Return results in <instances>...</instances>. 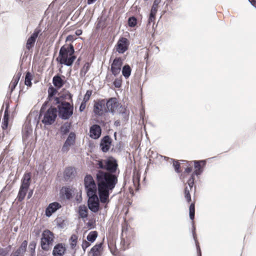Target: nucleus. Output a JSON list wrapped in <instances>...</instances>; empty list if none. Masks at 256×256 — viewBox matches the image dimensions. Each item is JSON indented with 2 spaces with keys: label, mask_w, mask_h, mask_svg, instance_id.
<instances>
[{
  "label": "nucleus",
  "mask_w": 256,
  "mask_h": 256,
  "mask_svg": "<svg viewBox=\"0 0 256 256\" xmlns=\"http://www.w3.org/2000/svg\"><path fill=\"white\" fill-rule=\"evenodd\" d=\"M54 234L48 230L43 231L40 240L42 248L46 251L48 250L54 240Z\"/></svg>",
  "instance_id": "obj_5"
},
{
  "label": "nucleus",
  "mask_w": 256,
  "mask_h": 256,
  "mask_svg": "<svg viewBox=\"0 0 256 256\" xmlns=\"http://www.w3.org/2000/svg\"><path fill=\"white\" fill-rule=\"evenodd\" d=\"M122 64V60L120 58H115L110 67V71L114 76H118L121 70V68Z\"/></svg>",
  "instance_id": "obj_9"
},
{
  "label": "nucleus",
  "mask_w": 256,
  "mask_h": 256,
  "mask_svg": "<svg viewBox=\"0 0 256 256\" xmlns=\"http://www.w3.org/2000/svg\"><path fill=\"white\" fill-rule=\"evenodd\" d=\"M32 75L29 72H28L26 74L25 78V84L28 86H30L32 84Z\"/></svg>",
  "instance_id": "obj_41"
},
{
  "label": "nucleus",
  "mask_w": 256,
  "mask_h": 256,
  "mask_svg": "<svg viewBox=\"0 0 256 256\" xmlns=\"http://www.w3.org/2000/svg\"><path fill=\"white\" fill-rule=\"evenodd\" d=\"M89 209L94 212H96L99 210L98 198L97 196L88 197V202Z\"/></svg>",
  "instance_id": "obj_12"
},
{
  "label": "nucleus",
  "mask_w": 256,
  "mask_h": 256,
  "mask_svg": "<svg viewBox=\"0 0 256 256\" xmlns=\"http://www.w3.org/2000/svg\"><path fill=\"white\" fill-rule=\"evenodd\" d=\"M86 102H82L80 106V112H82L86 108Z\"/></svg>",
  "instance_id": "obj_55"
},
{
  "label": "nucleus",
  "mask_w": 256,
  "mask_h": 256,
  "mask_svg": "<svg viewBox=\"0 0 256 256\" xmlns=\"http://www.w3.org/2000/svg\"><path fill=\"white\" fill-rule=\"evenodd\" d=\"M41 30L39 28H37L34 30L32 34L27 40L26 44V48L27 50H30L32 47H34L36 40Z\"/></svg>",
  "instance_id": "obj_11"
},
{
  "label": "nucleus",
  "mask_w": 256,
  "mask_h": 256,
  "mask_svg": "<svg viewBox=\"0 0 256 256\" xmlns=\"http://www.w3.org/2000/svg\"><path fill=\"white\" fill-rule=\"evenodd\" d=\"M98 236V232L96 231L90 232L87 236V240L91 242H93Z\"/></svg>",
  "instance_id": "obj_34"
},
{
  "label": "nucleus",
  "mask_w": 256,
  "mask_h": 256,
  "mask_svg": "<svg viewBox=\"0 0 256 256\" xmlns=\"http://www.w3.org/2000/svg\"><path fill=\"white\" fill-rule=\"evenodd\" d=\"M86 194L88 197L96 196V186L94 184L92 186H89L85 188Z\"/></svg>",
  "instance_id": "obj_22"
},
{
  "label": "nucleus",
  "mask_w": 256,
  "mask_h": 256,
  "mask_svg": "<svg viewBox=\"0 0 256 256\" xmlns=\"http://www.w3.org/2000/svg\"><path fill=\"white\" fill-rule=\"evenodd\" d=\"M52 83L53 84L58 88H61L64 84V81L58 74L54 76L52 78Z\"/></svg>",
  "instance_id": "obj_20"
},
{
  "label": "nucleus",
  "mask_w": 256,
  "mask_h": 256,
  "mask_svg": "<svg viewBox=\"0 0 256 256\" xmlns=\"http://www.w3.org/2000/svg\"><path fill=\"white\" fill-rule=\"evenodd\" d=\"M194 168L196 169H202L200 163H203V164L204 165L206 162L204 160H200V161H194Z\"/></svg>",
  "instance_id": "obj_48"
},
{
  "label": "nucleus",
  "mask_w": 256,
  "mask_h": 256,
  "mask_svg": "<svg viewBox=\"0 0 256 256\" xmlns=\"http://www.w3.org/2000/svg\"><path fill=\"white\" fill-rule=\"evenodd\" d=\"M132 70L130 66L128 64L124 65L122 68V74L123 76L128 78L130 76Z\"/></svg>",
  "instance_id": "obj_27"
},
{
  "label": "nucleus",
  "mask_w": 256,
  "mask_h": 256,
  "mask_svg": "<svg viewBox=\"0 0 256 256\" xmlns=\"http://www.w3.org/2000/svg\"><path fill=\"white\" fill-rule=\"evenodd\" d=\"M8 104H6V108L4 111V118L2 122V128L4 130L7 128L8 122Z\"/></svg>",
  "instance_id": "obj_21"
},
{
  "label": "nucleus",
  "mask_w": 256,
  "mask_h": 256,
  "mask_svg": "<svg viewBox=\"0 0 256 256\" xmlns=\"http://www.w3.org/2000/svg\"><path fill=\"white\" fill-rule=\"evenodd\" d=\"M156 15L152 14H150V16L148 20V25H150L152 22L154 23L155 20Z\"/></svg>",
  "instance_id": "obj_50"
},
{
  "label": "nucleus",
  "mask_w": 256,
  "mask_h": 256,
  "mask_svg": "<svg viewBox=\"0 0 256 256\" xmlns=\"http://www.w3.org/2000/svg\"><path fill=\"white\" fill-rule=\"evenodd\" d=\"M90 66V64L89 62H87L84 64L83 67L80 71V76L81 77H84L88 72L89 70Z\"/></svg>",
  "instance_id": "obj_32"
},
{
  "label": "nucleus",
  "mask_w": 256,
  "mask_h": 256,
  "mask_svg": "<svg viewBox=\"0 0 256 256\" xmlns=\"http://www.w3.org/2000/svg\"><path fill=\"white\" fill-rule=\"evenodd\" d=\"M104 160H98L96 164V168H98L105 170V163L104 162Z\"/></svg>",
  "instance_id": "obj_44"
},
{
  "label": "nucleus",
  "mask_w": 256,
  "mask_h": 256,
  "mask_svg": "<svg viewBox=\"0 0 256 256\" xmlns=\"http://www.w3.org/2000/svg\"><path fill=\"white\" fill-rule=\"evenodd\" d=\"M27 246L28 242L26 240L23 241L19 248L16 250V253H20L23 256L26 251Z\"/></svg>",
  "instance_id": "obj_29"
},
{
  "label": "nucleus",
  "mask_w": 256,
  "mask_h": 256,
  "mask_svg": "<svg viewBox=\"0 0 256 256\" xmlns=\"http://www.w3.org/2000/svg\"><path fill=\"white\" fill-rule=\"evenodd\" d=\"M105 170L106 172L116 174L118 168L117 160L112 156H109L106 160H104Z\"/></svg>",
  "instance_id": "obj_8"
},
{
  "label": "nucleus",
  "mask_w": 256,
  "mask_h": 256,
  "mask_svg": "<svg viewBox=\"0 0 256 256\" xmlns=\"http://www.w3.org/2000/svg\"><path fill=\"white\" fill-rule=\"evenodd\" d=\"M62 207L61 205L58 202H54L49 204L46 210V215L50 217L53 213Z\"/></svg>",
  "instance_id": "obj_16"
},
{
  "label": "nucleus",
  "mask_w": 256,
  "mask_h": 256,
  "mask_svg": "<svg viewBox=\"0 0 256 256\" xmlns=\"http://www.w3.org/2000/svg\"><path fill=\"white\" fill-rule=\"evenodd\" d=\"M21 76V73L18 72L16 75H15L13 79L10 84V92L12 93V91L14 90Z\"/></svg>",
  "instance_id": "obj_23"
},
{
  "label": "nucleus",
  "mask_w": 256,
  "mask_h": 256,
  "mask_svg": "<svg viewBox=\"0 0 256 256\" xmlns=\"http://www.w3.org/2000/svg\"><path fill=\"white\" fill-rule=\"evenodd\" d=\"M202 172V169H196L192 175H194H194L199 176Z\"/></svg>",
  "instance_id": "obj_51"
},
{
  "label": "nucleus",
  "mask_w": 256,
  "mask_h": 256,
  "mask_svg": "<svg viewBox=\"0 0 256 256\" xmlns=\"http://www.w3.org/2000/svg\"><path fill=\"white\" fill-rule=\"evenodd\" d=\"M64 245L60 243L56 245L54 248L52 254L54 256H62L66 251Z\"/></svg>",
  "instance_id": "obj_18"
},
{
  "label": "nucleus",
  "mask_w": 256,
  "mask_h": 256,
  "mask_svg": "<svg viewBox=\"0 0 256 256\" xmlns=\"http://www.w3.org/2000/svg\"><path fill=\"white\" fill-rule=\"evenodd\" d=\"M112 140L109 136H104L100 142V148L103 152H107L110 149Z\"/></svg>",
  "instance_id": "obj_10"
},
{
  "label": "nucleus",
  "mask_w": 256,
  "mask_h": 256,
  "mask_svg": "<svg viewBox=\"0 0 256 256\" xmlns=\"http://www.w3.org/2000/svg\"><path fill=\"white\" fill-rule=\"evenodd\" d=\"M70 124L66 122L62 125L60 128V132L62 135L67 134L70 130Z\"/></svg>",
  "instance_id": "obj_33"
},
{
  "label": "nucleus",
  "mask_w": 256,
  "mask_h": 256,
  "mask_svg": "<svg viewBox=\"0 0 256 256\" xmlns=\"http://www.w3.org/2000/svg\"><path fill=\"white\" fill-rule=\"evenodd\" d=\"M158 2L156 0H155L152 7L150 14H156L158 8Z\"/></svg>",
  "instance_id": "obj_39"
},
{
  "label": "nucleus",
  "mask_w": 256,
  "mask_h": 256,
  "mask_svg": "<svg viewBox=\"0 0 256 256\" xmlns=\"http://www.w3.org/2000/svg\"><path fill=\"white\" fill-rule=\"evenodd\" d=\"M74 48L72 44L62 46L59 52L56 60L62 64L71 66L76 57L74 55Z\"/></svg>",
  "instance_id": "obj_2"
},
{
  "label": "nucleus",
  "mask_w": 256,
  "mask_h": 256,
  "mask_svg": "<svg viewBox=\"0 0 256 256\" xmlns=\"http://www.w3.org/2000/svg\"><path fill=\"white\" fill-rule=\"evenodd\" d=\"M92 92L91 90H87L86 92V94L84 96L83 102H88L90 100V98L92 95Z\"/></svg>",
  "instance_id": "obj_45"
},
{
  "label": "nucleus",
  "mask_w": 256,
  "mask_h": 256,
  "mask_svg": "<svg viewBox=\"0 0 256 256\" xmlns=\"http://www.w3.org/2000/svg\"><path fill=\"white\" fill-rule=\"evenodd\" d=\"M48 99L51 100L53 96L58 92V90L54 87L50 86L48 88Z\"/></svg>",
  "instance_id": "obj_35"
},
{
  "label": "nucleus",
  "mask_w": 256,
  "mask_h": 256,
  "mask_svg": "<svg viewBox=\"0 0 256 256\" xmlns=\"http://www.w3.org/2000/svg\"><path fill=\"white\" fill-rule=\"evenodd\" d=\"M28 189L22 188L20 186V188L18 193L17 198L19 202H22L26 194L28 192Z\"/></svg>",
  "instance_id": "obj_30"
},
{
  "label": "nucleus",
  "mask_w": 256,
  "mask_h": 256,
  "mask_svg": "<svg viewBox=\"0 0 256 256\" xmlns=\"http://www.w3.org/2000/svg\"><path fill=\"white\" fill-rule=\"evenodd\" d=\"M128 39L125 38H121L118 40L116 46V51L120 54H123L128 49Z\"/></svg>",
  "instance_id": "obj_13"
},
{
  "label": "nucleus",
  "mask_w": 256,
  "mask_h": 256,
  "mask_svg": "<svg viewBox=\"0 0 256 256\" xmlns=\"http://www.w3.org/2000/svg\"><path fill=\"white\" fill-rule=\"evenodd\" d=\"M195 230H196V228L194 227V225L193 224V226H192V235H193V237H194V238L196 242V248H197V250L198 252V256H201V252H200V246L198 244V241L196 240V232H195Z\"/></svg>",
  "instance_id": "obj_37"
},
{
  "label": "nucleus",
  "mask_w": 256,
  "mask_h": 256,
  "mask_svg": "<svg viewBox=\"0 0 256 256\" xmlns=\"http://www.w3.org/2000/svg\"><path fill=\"white\" fill-rule=\"evenodd\" d=\"M156 158H158L159 160H160L161 158H164V160H169L170 158L165 156H163L162 155H158V154H156Z\"/></svg>",
  "instance_id": "obj_54"
},
{
  "label": "nucleus",
  "mask_w": 256,
  "mask_h": 256,
  "mask_svg": "<svg viewBox=\"0 0 256 256\" xmlns=\"http://www.w3.org/2000/svg\"><path fill=\"white\" fill-rule=\"evenodd\" d=\"M102 244H99L94 246L90 250L92 256H99Z\"/></svg>",
  "instance_id": "obj_28"
},
{
  "label": "nucleus",
  "mask_w": 256,
  "mask_h": 256,
  "mask_svg": "<svg viewBox=\"0 0 256 256\" xmlns=\"http://www.w3.org/2000/svg\"><path fill=\"white\" fill-rule=\"evenodd\" d=\"M70 146H70V144H68L64 142L61 150L62 152L63 153L67 152L69 150Z\"/></svg>",
  "instance_id": "obj_47"
},
{
  "label": "nucleus",
  "mask_w": 256,
  "mask_h": 256,
  "mask_svg": "<svg viewBox=\"0 0 256 256\" xmlns=\"http://www.w3.org/2000/svg\"><path fill=\"white\" fill-rule=\"evenodd\" d=\"M170 161L173 162V166L176 172L178 173L180 172V171L179 170L180 168V166L178 162L172 158H170Z\"/></svg>",
  "instance_id": "obj_42"
},
{
  "label": "nucleus",
  "mask_w": 256,
  "mask_h": 256,
  "mask_svg": "<svg viewBox=\"0 0 256 256\" xmlns=\"http://www.w3.org/2000/svg\"><path fill=\"white\" fill-rule=\"evenodd\" d=\"M36 244L35 242H30L28 246V252L30 253V256H35V249Z\"/></svg>",
  "instance_id": "obj_36"
},
{
  "label": "nucleus",
  "mask_w": 256,
  "mask_h": 256,
  "mask_svg": "<svg viewBox=\"0 0 256 256\" xmlns=\"http://www.w3.org/2000/svg\"><path fill=\"white\" fill-rule=\"evenodd\" d=\"M114 136L115 137L116 136V132L114 133Z\"/></svg>",
  "instance_id": "obj_62"
},
{
  "label": "nucleus",
  "mask_w": 256,
  "mask_h": 256,
  "mask_svg": "<svg viewBox=\"0 0 256 256\" xmlns=\"http://www.w3.org/2000/svg\"><path fill=\"white\" fill-rule=\"evenodd\" d=\"M96 180L100 200L102 204L106 203L110 193L118 184V174L100 170L96 174Z\"/></svg>",
  "instance_id": "obj_1"
},
{
  "label": "nucleus",
  "mask_w": 256,
  "mask_h": 256,
  "mask_svg": "<svg viewBox=\"0 0 256 256\" xmlns=\"http://www.w3.org/2000/svg\"><path fill=\"white\" fill-rule=\"evenodd\" d=\"M70 146H70V144H68L64 142L61 150L62 152L63 153L67 152L69 150Z\"/></svg>",
  "instance_id": "obj_46"
},
{
  "label": "nucleus",
  "mask_w": 256,
  "mask_h": 256,
  "mask_svg": "<svg viewBox=\"0 0 256 256\" xmlns=\"http://www.w3.org/2000/svg\"><path fill=\"white\" fill-rule=\"evenodd\" d=\"M75 34L76 36H80L82 34V30H77Z\"/></svg>",
  "instance_id": "obj_58"
},
{
  "label": "nucleus",
  "mask_w": 256,
  "mask_h": 256,
  "mask_svg": "<svg viewBox=\"0 0 256 256\" xmlns=\"http://www.w3.org/2000/svg\"><path fill=\"white\" fill-rule=\"evenodd\" d=\"M106 106L107 112H110L113 114L116 112L120 113L122 110H119L122 108V105L118 103V100L116 98H112L106 100Z\"/></svg>",
  "instance_id": "obj_6"
},
{
  "label": "nucleus",
  "mask_w": 256,
  "mask_h": 256,
  "mask_svg": "<svg viewBox=\"0 0 256 256\" xmlns=\"http://www.w3.org/2000/svg\"><path fill=\"white\" fill-rule=\"evenodd\" d=\"M11 246H9L6 248H0V256H6L8 253L9 250Z\"/></svg>",
  "instance_id": "obj_43"
},
{
  "label": "nucleus",
  "mask_w": 256,
  "mask_h": 256,
  "mask_svg": "<svg viewBox=\"0 0 256 256\" xmlns=\"http://www.w3.org/2000/svg\"><path fill=\"white\" fill-rule=\"evenodd\" d=\"M187 184L188 186H186L184 188V197L188 202L191 201V196L190 194V191L192 190L194 182V175H191L190 178L188 179Z\"/></svg>",
  "instance_id": "obj_15"
},
{
  "label": "nucleus",
  "mask_w": 256,
  "mask_h": 256,
  "mask_svg": "<svg viewBox=\"0 0 256 256\" xmlns=\"http://www.w3.org/2000/svg\"><path fill=\"white\" fill-rule=\"evenodd\" d=\"M61 192L68 200L72 198V190L70 187H63L61 190Z\"/></svg>",
  "instance_id": "obj_25"
},
{
  "label": "nucleus",
  "mask_w": 256,
  "mask_h": 256,
  "mask_svg": "<svg viewBox=\"0 0 256 256\" xmlns=\"http://www.w3.org/2000/svg\"><path fill=\"white\" fill-rule=\"evenodd\" d=\"M192 171V168L191 167H188L185 169L184 172L186 173H190Z\"/></svg>",
  "instance_id": "obj_57"
},
{
  "label": "nucleus",
  "mask_w": 256,
  "mask_h": 256,
  "mask_svg": "<svg viewBox=\"0 0 256 256\" xmlns=\"http://www.w3.org/2000/svg\"><path fill=\"white\" fill-rule=\"evenodd\" d=\"M77 236L75 234H72L71 236L70 240L72 241L71 244L72 246H75L76 245L77 242Z\"/></svg>",
  "instance_id": "obj_49"
},
{
  "label": "nucleus",
  "mask_w": 256,
  "mask_h": 256,
  "mask_svg": "<svg viewBox=\"0 0 256 256\" xmlns=\"http://www.w3.org/2000/svg\"><path fill=\"white\" fill-rule=\"evenodd\" d=\"M84 188L88 187L89 186H92L94 184H96L92 176L89 174L86 175L84 179Z\"/></svg>",
  "instance_id": "obj_26"
},
{
  "label": "nucleus",
  "mask_w": 256,
  "mask_h": 256,
  "mask_svg": "<svg viewBox=\"0 0 256 256\" xmlns=\"http://www.w3.org/2000/svg\"><path fill=\"white\" fill-rule=\"evenodd\" d=\"M90 246V244L86 240L84 241L82 244V248L84 251Z\"/></svg>",
  "instance_id": "obj_52"
},
{
  "label": "nucleus",
  "mask_w": 256,
  "mask_h": 256,
  "mask_svg": "<svg viewBox=\"0 0 256 256\" xmlns=\"http://www.w3.org/2000/svg\"><path fill=\"white\" fill-rule=\"evenodd\" d=\"M78 214L80 218H85L88 217V210L84 205L80 206L78 207Z\"/></svg>",
  "instance_id": "obj_24"
},
{
  "label": "nucleus",
  "mask_w": 256,
  "mask_h": 256,
  "mask_svg": "<svg viewBox=\"0 0 256 256\" xmlns=\"http://www.w3.org/2000/svg\"><path fill=\"white\" fill-rule=\"evenodd\" d=\"M57 112V108L52 106L45 112L44 104H43L40 112V118L43 116L42 122L45 125H51L56 120Z\"/></svg>",
  "instance_id": "obj_4"
},
{
  "label": "nucleus",
  "mask_w": 256,
  "mask_h": 256,
  "mask_svg": "<svg viewBox=\"0 0 256 256\" xmlns=\"http://www.w3.org/2000/svg\"><path fill=\"white\" fill-rule=\"evenodd\" d=\"M189 211H190V220H194V212H195V209H194V203H192L190 204L189 208Z\"/></svg>",
  "instance_id": "obj_38"
},
{
  "label": "nucleus",
  "mask_w": 256,
  "mask_h": 256,
  "mask_svg": "<svg viewBox=\"0 0 256 256\" xmlns=\"http://www.w3.org/2000/svg\"><path fill=\"white\" fill-rule=\"evenodd\" d=\"M106 100L105 99L98 100L96 101L94 106V112L96 115L102 116L108 112Z\"/></svg>",
  "instance_id": "obj_7"
},
{
  "label": "nucleus",
  "mask_w": 256,
  "mask_h": 256,
  "mask_svg": "<svg viewBox=\"0 0 256 256\" xmlns=\"http://www.w3.org/2000/svg\"><path fill=\"white\" fill-rule=\"evenodd\" d=\"M76 142V134L74 132H71L68 138H66L65 142L70 144V146H73L75 144Z\"/></svg>",
  "instance_id": "obj_31"
},
{
  "label": "nucleus",
  "mask_w": 256,
  "mask_h": 256,
  "mask_svg": "<svg viewBox=\"0 0 256 256\" xmlns=\"http://www.w3.org/2000/svg\"><path fill=\"white\" fill-rule=\"evenodd\" d=\"M248 1L252 5L256 8V0H248Z\"/></svg>",
  "instance_id": "obj_56"
},
{
  "label": "nucleus",
  "mask_w": 256,
  "mask_h": 256,
  "mask_svg": "<svg viewBox=\"0 0 256 256\" xmlns=\"http://www.w3.org/2000/svg\"><path fill=\"white\" fill-rule=\"evenodd\" d=\"M76 170L72 166L67 167L64 172V178L66 181H70L76 176Z\"/></svg>",
  "instance_id": "obj_14"
},
{
  "label": "nucleus",
  "mask_w": 256,
  "mask_h": 256,
  "mask_svg": "<svg viewBox=\"0 0 256 256\" xmlns=\"http://www.w3.org/2000/svg\"><path fill=\"white\" fill-rule=\"evenodd\" d=\"M137 24V20L134 16L130 17L128 20V24L130 27L133 28Z\"/></svg>",
  "instance_id": "obj_40"
},
{
  "label": "nucleus",
  "mask_w": 256,
  "mask_h": 256,
  "mask_svg": "<svg viewBox=\"0 0 256 256\" xmlns=\"http://www.w3.org/2000/svg\"><path fill=\"white\" fill-rule=\"evenodd\" d=\"M31 180V174L30 172L24 174L22 179L20 187L22 188L28 189Z\"/></svg>",
  "instance_id": "obj_19"
},
{
  "label": "nucleus",
  "mask_w": 256,
  "mask_h": 256,
  "mask_svg": "<svg viewBox=\"0 0 256 256\" xmlns=\"http://www.w3.org/2000/svg\"><path fill=\"white\" fill-rule=\"evenodd\" d=\"M124 230H123V231H122V236H124Z\"/></svg>",
  "instance_id": "obj_60"
},
{
  "label": "nucleus",
  "mask_w": 256,
  "mask_h": 256,
  "mask_svg": "<svg viewBox=\"0 0 256 256\" xmlns=\"http://www.w3.org/2000/svg\"><path fill=\"white\" fill-rule=\"evenodd\" d=\"M12 256H22L21 254H20V253H16V251L14 254H12Z\"/></svg>",
  "instance_id": "obj_59"
},
{
  "label": "nucleus",
  "mask_w": 256,
  "mask_h": 256,
  "mask_svg": "<svg viewBox=\"0 0 256 256\" xmlns=\"http://www.w3.org/2000/svg\"><path fill=\"white\" fill-rule=\"evenodd\" d=\"M114 84L116 88H119L121 86V81L118 80H116L114 82Z\"/></svg>",
  "instance_id": "obj_53"
},
{
  "label": "nucleus",
  "mask_w": 256,
  "mask_h": 256,
  "mask_svg": "<svg viewBox=\"0 0 256 256\" xmlns=\"http://www.w3.org/2000/svg\"><path fill=\"white\" fill-rule=\"evenodd\" d=\"M54 103L58 106V116L62 120L68 119L73 114V106L70 103L66 102H60V98L58 97L54 98Z\"/></svg>",
  "instance_id": "obj_3"
},
{
  "label": "nucleus",
  "mask_w": 256,
  "mask_h": 256,
  "mask_svg": "<svg viewBox=\"0 0 256 256\" xmlns=\"http://www.w3.org/2000/svg\"><path fill=\"white\" fill-rule=\"evenodd\" d=\"M30 194H29L28 198H30Z\"/></svg>",
  "instance_id": "obj_61"
},
{
  "label": "nucleus",
  "mask_w": 256,
  "mask_h": 256,
  "mask_svg": "<svg viewBox=\"0 0 256 256\" xmlns=\"http://www.w3.org/2000/svg\"><path fill=\"white\" fill-rule=\"evenodd\" d=\"M102 130L100 126L94 124L92 126L90 130V136L94 139L98 138L101 134Z\"/></svg>",
  "instance_id": "obj_17"
}]
</instances>
